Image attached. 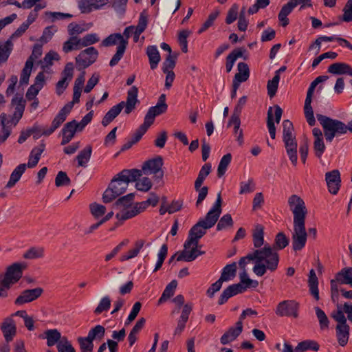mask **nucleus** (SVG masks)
Returning a JSON list of instances; mask_svg holds the SVG:
<instances>
[{"label":"nucleus","instance_id":"obj_20","mask_svg":"<svg viewBox=\"0 0 352 352\" xmlns=\"http://www.w3.org/2000/svg\"><path fill=\"white\" fill-rule=\"evenodd\" d=\"M204 225L199 220V221L193 226L189 231L188 239L186 240V245L190 244L196 245L199 240L206 233Z\"/></svg>","mask_w":352,"mask_h":352},{"label":"nucleus","instance_id":"obj_52","mask_svg":"<svg viewBox=\"0 0 352 352\" xmlns=\"http://www.w3.org/2000/svg\"><path fill=\"white\" fill-rule=\"evenodd\" d=\"M59 59L60 56L57 52L54 51H50L47 54H45L43 59L41 61L42 67H49L53 65L54 60H58Z\"/></svg>","mask_w":352,"mask_h":352},{"label":"nucleus","instance_id":"obj_34","mask_svg":"<svg viewBox=\"0 0 352 352\" xmlns=\"http://www.w3.org/2000/svg\"><path fill=\"white\" fill-rule=\"evenodd\" d=\"M144 245L145 241L144 239L136 241L134 243V248L129 250L126 254L122 255L120 260L121 261H125L136 257Z\"/></svg>","mask_w":352,"mask_h":352},{"label":"nucleus","instance_id":"obj_45","mask_svg":"<svg viewBox=\"0 0 352 352\" xmlns=\"http://www.w3.org/2000/svg\"><path fill=\"white\" fill-rule=\"evenodd\" d=\"M45 16L46 19L52 23L55 22L58 20H65V19H69L73 16L71 14L69 13H63L60 12H51L47 11L45 12Z\"/></svg>","mask_w":352,"mask_h":352},{"label":"nucleus","instance_id":"obj_30","mask_svg":"<svg viewBox=\"0 0 352 352\" xmlns=\"http://www.w3.org/2000/svg\"><path fill=\"white\" fill-rule=\"evenodd\" d=\"M350 327L349 324L336 325V337L340 346H344L349 338Z\"/></svg>","mask_w":352,"mask_h":352},{"label":"nucleus","instance_id":"obj_39","mask_svg":"<svg viewBox=\"0 0 352 352\" xmlns=\"http://www.w3.org/2000/svg\"><path fill=\"white\" fill-rule=\"evenodd\" d=\"M14 44L9 39L4 43H0V63L7 61L12 50Z\"/></svg>","mask_w":352,"mask_h":352},{"label":"nucleus","instance_id":"obj_2","mask_svg":"<svg viewBox=\"0 0 352 352\" xmlns=\"http://www.w3.org/2000/svg\"><path fill=\"white\" fill-rule=\"evenodd\" d=\"M248 261H254V273L258 276H263L267 271L275 272L279 263V255L269 244L248 254Z\"/></svg>","mask_w":352,"mask_h":352},{"label":"nucleus","instance_id":"obj_19","mask_svg":"<svg viewBox=\"0 0 352 352\" xmlns=\"http://www.w3.org/2000/svg\"><path fill=\"white\" fill-rule=\"evenodd\" d=\"M325 180L330 193L336 195L340 189L341 179L338 170L335 169L325 174Z\"/></svg>","mask_w":352,"mask_h":352},{"label":"nucleus","instance_id":"obj_33","mask_svg":"<svg viewBox=\"0 0 352 352\" xmlns=\"http://www.w3.org/2000/svg\"><path fill=\"white\" fill-rule=\"evenodd\" d=\"M308 284L309 287L310 294L314 297L316 300H318L319 291H318V280L316 276L314 270L311 269L309 272Z\"/></svg>","mask_w":352,"mask_h":352},{"label":"nucleus","instance_id":"obj_16","mask_svg":"<svg viewBox=\"0 0 352 352\" xmlns=\"http://www.w3.org/2000/svg\"><path fill=\"white\" fill-rule=\"evenodd\" d=\"M184 247V250L177 257V261H185L186 262H190L195 260L198 256L205 254V252L200 250L201 246L199 245L198 242L196 245L190 244L189 245H186V241Z\"/></svg>","mask_w":352,"mask_h":352},{"label":"nucleus","instance_id":"obj_22","mask_svg":"<svg viewBox=\"0 0 352 352\" xmlns=\"http://www.w3.org/2000/svg\"><path fill=\"white\" fill-rule=\"evenodd\" d=\"M243 284H232L230 286H228L226 289H225L222 294H221L220 297H219V305H223L226 302H227V300L238 294H241L244 292L246 291V289H245V287H243Z\"/></svg>","mask_w":352,"mask_h":352},{"label":"nucleus","instance_id":"obj_9","mask_svg":"<svg viewBox=\"0 0 352 352\" xmlns=\"http://www.w3.org/2000/svg\"><path fill=\"white\" fill-rule=\"evenodd\" d=\"M100 45L103 47H110L118 45L116 52L109 62V65L111 67H114L123 57L128 45V41L126 39H124L121 34L115 33L110 34L109 36L102 40Z\"/></svg>","mask_w":352,"mask_h":352},{"label":"nucleus","instance_id":"obj_49","mask_svg":"<svg viewBox=\"0 0 352 352\" xmlns=\"http://www.w3.org/2000/svg\"><path fill=\"white\" fill-rule=\"evenodd\" d=\"M231 160L232 155L230 153H227L222 157L217 168V175L219 177H221L223 175H224L228 166L231 162Z\"/></svg>","mask_w":352,"mask_h":352},{"label":"nucleus","instance_id":"obj_17","mask_svg":"<svg viewBox=\"0 0 352 352\" xmlns=\"http://www.w3.org/2000/svg\"><path fill=\"white\" fill-rule=\"evenodd\" d=\"M74 75V65L68 63L65 66L61 73V79L56 85V92L60 96L67 87L69 82L72 80Z\"/></svg>","mask_w":352,"mask_h":352},{"label":"nucleus","instance_id":"obj_57","mask_svg":"<svg viewBox=\"0 0 352 352\" xmlns=\"http://www.w3.org/2000/svg\"><path fill=\"white\" fill-rule=\"evenodd\" d=\"M311 103V101H305L304 111L307 122L310 126H314L316 123V120Z\"/></svg>","mask_w":352,"mask_h":352},{"label":"nucleus","instance_id":"obj_51","mask_svg":"<svg viewBox=\"0 0 352 352\" xmlns=\"http://www.w3.org/2000/svg\"><path fill=\"white\" fill-rule=\"evenodd\" d=\"M58 28L56 25H50L46 27L43 31L42 36L40 37L39 41L42 43H48L53 37L54 34L57 32Z\"/></svg>","mask_w":352,"mask_h":352},{"label":"nucleus","instance_id":"obj_25","mask_svg":"<svg viewBox=\"0 0 352 352\" xmlns=\"http://www.w3.org/2000/svg\"><path fill=\"white\" fill-rule=\"evenodd\" d=\"M148 15L145 12H142L140 13L138 23L136 26H135V30L133 32V41L135 43H138L140 39V34L144 32L148 25Z\"/></svg>","mask_w":352,"mask_h":352},{"label":"nucleus","instance_id":"obj_1","mask_svg":"<svg viewBox=\"0 0 352 352\" xmlns=\"http://www.w3.org/2000/svg\"><path fill=\"white\" fill-rule=\"evenodd\" d=\"M287 202L289 210L293 214L292 248L294 251H300L305 247L307 241L305 228L307 208L303 199L297 195H291Z\"/></svg>","mask_w":352,"mask_h":352},{"label":"nucleus","instance_id":"obj_55","mask_svg":"<svg viewBox=\"0 0 352 352\" xmlns=\"http://www.w3.org/2000/svg\"><path fill=\"white\" fill-rule=\"evenodd\" d=\"M289 244V239L283 232H279L276 234L273 249L283 250Z\"/></svg>","mask_w":352,"mask_h":352},{"label":"nucleus","instance_id":"obj_61","mask_svg":"<svg viewBox=\"0 0 352 352\" xmlns=\"http://www.w3.org/2000/svg\"><path fill=\"white\" fill-rule=\"evenodd\" d=\"M71 180L64 171H59L55 178V184L57 187L69 186Z\"/></svg>","mask_w":352,"mask_h":352},{"label":"nucleus","instance_id":"obj_59","mask_svg":"<svg viewBox=\"0 0 352 352\" xmlns=\"http://www.w3.org/2000/svg\"><path fill=\"white\" fill-rule=\"evenodd\" d=\"M78 342L79 343L81 352H93V341L89 340L87 337H79L78 338Z\"/></svg>","mask_w":352,"mask_h":352},{"label":"nucleus","instance_id":"obj_31","mask_svg":"<svg viewBox=\"0 0 352 352\" xmlns=\"http://www.w3.org/2000/svg\"><path fill=\"white\" fill-rule=\"evenodd\" d=\"M295 7H296V3H294L293 1L291 0L282 7L278 16L282 26L285 27L289 24L287 16L292 12Z\"/></svg>","mask_w":352,"mask_h":352},{"label":"nucleus","instance_id":"obj_46","mask_svg":"<svg viewBox=\"0 0 352 352\" xmlns=\"http://www.w3.org/2000/svg\"><path fill=\"white\" fill-rule=\"evenodd\" d=\"M237 68L239 72L235 74L234 78L239 79V81H246L250 76V71L248 65L241 62L238 63Z\"/></svg>","mask_w":352,"mask_h":352},{"label":"nucleus","instance_id":"obj_56","mask_svg":"<svg viewBox=\"0 0 352 352\" xmlns=\"http://www.w3.org/2000/svg\"><path fill=\"white\" fill-rule=\"evenodd\" d=\"M280 80V76L278 74H275L273 78L267 82V93L270 98L274 96L276 93L278 82Z\"/></svg>","mask_w":352,"mask_h":352},{"label":"nucleus","instance_id":"obj_6","mask_svg":"<svg viewBox=\"0 0 352 352\" xmlns=\"http://www.w3.org/2000/svg\"><path fill=\"white\" fill-rule=\"evenodd\" d=\"M26 267L25 263H14L6 268L3 276L0 274V298L8 296V290L21 279Z\"/></svg>","mask_w":352,"mask_h":352},{"label":"nucleus","instance_id":"obj_15","mask_svg":"<svg viewBox=\"0 0 352 352\" xmlns=\"http://www.w3.org/2000/svg\"><path fill=\"white\" fill-rule=\"evenodd\" d=\"M167 109L168 106L166 103V95L161 94L156 105L149 108L144 117V121L146 122V124L151 125L155 120V118L165 113Z\"/></svg>","mask_w":352,"mask_h":352},{"label":"nucleus","instance_id":"obj_8","mask_svg":"<svg viewBox=\"0 0 352 352\" xmlns=\"http://www.w3.org/2000/svg\"><path fill=\"white\" fill-rule=\"evenodd\" d=\"M135 195L129 193L118 199L113 206V208L119 212L116 217L119 221H125L143 212L138 203L133 204Z\"/></svg>","mask_w":352,"mask_h":352},{"label":"nucleus","instance_id":"obj_14","mask_svg":"<svg viewBox=\"0 0 352 352\" xmlns=\"http://www.w3.org/2000/svg\"><path fill=\"white\" fill-rule=\"evenodd\" d=\"M298 308L299 305L295 300H283L278 304L275 313L277 316L280 317L292 316L297 318L298 316Z\"/></svg>","mask_w":352,"mask_h":352},{"label":"nucleus","instance_id":"obj_26","mask_svg":"<svg viewBox=\"0 0 352 352\" xmlns=\"http://www.w3.org/2000/svg\"><path fill=\"white\" fill-rule=\"evenodd\" d=\"M328 72L332 74H348L352 76L351 67L345 63H335L328 67Z\"/></svg>","mask_w":352,"mask_h":352},{"label":"nucleus","instance_id":"obj_10","mask_svg":"<svg viewBox=\"0 0 352 352\" xmlns=\"http://www.w3.org/2000/svg\"><path fill=\"white\" fill-rule=\"evenodd\" d=\"M42 53V46L38 44L34 45L32 54L26 60L25 66L21 74L19 82L21 85H26L28 84L34 62L41 56Z\"/></svg>","mask_w":352,"mask_h":352},{"label":"nucleus","instance_id":"obj_28","mask_svg":"<svg viewBox=\"0 0 352 352\" xmlns=\"http://www.w3.org/2000/svg\"><path fill=\"white\" fill-rule=\"evenodd\" d=\"M146 53L148 58L151 69H156L161 60L160 54L157 47L155 45L148 46L146 50Z\"/></svg>","mask_w":352,"mask_h":352},{"label":"nucleus","instance_id":"obj_37","mask_svg":"<svg viewBox=\"0 0 352 352\" xmlns=\"http://www.w3.org/2000/svg\"><path fill=\"white\" fill-rule=\"evenodd\" d=\"M236 272V263H232L231 264L226 265L223 267L219 278L223 282L230 281L235 277Z\"/></svg>","mask_w":352,"mask_h":352},{"label":"nucleus","instance_id":"obj_4","mask_svg":"<svg viewBox=\"0 0 352 352\" xmlns=\"http://www.w3.org/2000/svg\"><path fill=\"white\" fill-rule=\"evenodd\" d=\"M138 89L135 86L131 87L127 91L126 101H122L118 104L113 106L104 115L102 120V124L107 126L109 124L125 107L124 113L129 114L135 108L138 100Z\"/></svg>","mask_w":352,"mask_h":352},{"label":"nucleus","instance_id":"obj_36","mask_svg":"<svg viewBox=\"0 0 352 352\" xmlns=\"http://www.w3.org/2000/svg\"><path fill=\"white\" fill-rule=\"evenodd\" d=\"M340 284L350 285L352 287V267H344L336 275Z\"/></svg>","mask_w":352,"mask_h":352},{"label":"nucleus","instance_id":"obj_21","mask_svg":"<svg viewBox=\"0 0 352 352\" xmlns=\"http://www.w3.org/2000/svg\"><path fill=\"white\" fill-rule=\"evenodd\" d=\"M1 330L6 342H11L16 333V327L11 317H7L1 324Z\"/></svg>","mask_w":352,"mask_h":352},{"label":"nucleus","instance_id":"obj_24","mask_svg":"<svg viewBox=\"0 0 352 352\" xmlns=\"http://www.w3.org/2000/svg\"><path fill=\"white\" fill-rule=\"evenodd\" d=\"M243 323L238 321L236 323V327H231L221 337V343L222 344H227L234 341L242 332Z\"/></svg>","mask_w":352,"mask_h":352},{"label":"nucleus","instance_id":"obj_38","mask_svg":"<svg viewBox=\"0 0 352 352\" xmlns=\"http://www.w3.org/2000/svg\"><path fill=\"white\" fill-rule=\"evenodd\" d=\"M320 346L317 342L311 340H306L300 342L295 348V352H305L307 350L318 351Z\"/></svg>","mask_w":352,"mask_h":352},{"label":"nucleus","instance_id":"obj_64","mask_svg":"<svg viewBox=\"0 0 352 352\" xmlns=\"http://www.w3.org/2000/svg\"><path fill=\"white\" fill-rule=\"evenodd\" d=\"M239 14V6L236 3L233 4L228 10L226 18V23L231 24L236 21Z\"/></svg>","mask_w":352,"mask_h":352},{"label":"nucleus","instance_id":"obj_11","mask_svg":"<svg viewBox=\"0 0 352 352\" xmlns=\"http://www.w3.org/2000/svg\"><path fill=\"white\" fill-rule=\"evenodd\" d=\"M221 204V195L219 192L217 195L214 204L207 212L205 218L199 219V221L204 225L205 228H211L215 225L222 212Z\"/></svg>","mask_w":352,"mask_h":352},{"label":"nucleus","instance_id":"obj_47","mask_svg":"<svg viewBox=\"0 0 352 352\" xmlns=\"http://www.w3.org/2000/svg\"><path fill=\"white\" fill-rule=\"evenodd\" d=\"M314 310L319 322L320 328L322 330L328 329L329 325V320L328 319V317L327 316L324 311L318 307H314Z\"/></svg>","mask_w":352,"mask_h":352},{"label":"nucleus","instance_id":"obj_29","mask_svg":"<svg viewBox=\"0 0 352 352\" xmlns=\"http://www.w3.org/2000/svg\"><path fill=\"white\" fill-rule=\"evenodd\" d=\"M26 169L25 164H21L17 166L14 170L12 172L10 179L6 185V188H12L15 184L19 181L22 175L24 173Z\"/></svg>","mask_w":352,"mask_h":352},{"label":"nucleus","instance_id":"obj_43","mask_svg":"<svg viewBox=\"0 0 352 352\" xmlns=\"http://www.w3.org/2000/svg\"><path fill=\"white\" fill-rule=\"evenodd\" d=\"M47 344L48 346H52L61 340L60 333L57 329H50L45 332Z\"/></svg>","mask_w":352,"mask_h":352},{"label":"nucleus","instance_id":"obj_7","mask_svg":"<svg viewBox=\"0 0 352 352\" xmlns=\"http://www.w3.org/2000/svg\"><path fill=\"white\" fill-rule=\"evenodd\" d=\"M26 267L25 263H14L6 268L3 276L0 274V298L8 296V290L21 279Z\"/></svg>","mask_w":352,"mask_h":352},{"label":"nucleus","instance_id":"obj_12","mask_svg":"<svg viewBox=\"0 0 352 352\" xmlns=\"http://www.w3.org/2000/svg\"><path fill=\"white\" fill-rule=\"evenodd\" d=\"M98 54V51L94 47H89L81 51L76 57V63L78 69H85L94 63Z\"/></svg>","mask_w":352,"mask_h":352},{"label":"nucleus","instance_id":"obj_60","mask_svg":"<svg viewBox=\"0 0 352 352\" xmlns=\"http://www.w3.org/2000/svg\"><path fill=\"white\" fill-rule=\"evenodd\" d=\"M344 309L337 305V310L331 314V317L338 322L337 325L347 324L346 318L344 314Z\"/></svg>","mask_w":352,"mask_h":352},{"label":"nucleus","instance_id":"obj_32","mask_svg":"<svg viewBox=\"0 0 352 352\" xmlns=\"http://www.w3.org/2000/svg\"><path fill=\"white\" fill-rule=\"evenodd\" d=\"M84 47L81 38L78 36H70L69 38L63 43V51L68 53L74 50H78Z\"/></svg>","mask_w":352,"mask_h":352},{"label":"nucleus","instance_id":"obj_62","mask_svg":"<svg viewBox=\"0 0 352 352\" xmlns=\"http://www.w3.org/2000/svg\"><path fill=\"white\" fill-rule=\"evenodd\" d=\"M283 139L295 137L294 134V126L292 122L285 120L283 123Z\"/></svg>","mask_w":352,"mask_h":352},{"label":"nucleus","instance_id":"obj_54","mask_svg":"<svg viewBox=\"0 0 352 352\" xmlns=\"http://www.w3.org/2000/svg\"><path fill=\"white\" fill-rule=\"evenodd\" d=\"M111 307V299L108 296L102 297L94 310V314L99 315L103 311H107Z\"/></svg>","mask_w":352,"mask_h":352},{"label":"nucleus","instance_id":"obj_27","mask_svg":"<svg viewBox=\"0 0 352 352\" xmlns=\"http://www.w3.org/2000/svg\"><path fill=\"white\" fill-rule=\"evenodd\" d=\"M13 128L6 120V114L0 115V145L8 139Z\"/></svg>","mask_w":352,"mask_h":352},{"label":"nucleus","instance_id":"obj_63","mask_svg":"<svg viewBox=\"0 0 352 352\" xmlns=\"http://www.w3.org/2000/svg\"><path fill=\"white\" fill-rule=\"evenodd\" d=\"M219 14V12L218 10L214 11L212 13H210L208 17V19L204 22L201 28L199 30L198 34L203 33L210 27H211L213 25L214 21L218 17Z\"/></svg>","mask_w":352,"mask_h":352},{"label":"nucleus","instance_id":"obj_23","mask_svg":"<svg viewBox=\"0 0 352 352\" xmlns=\"http://www.w3.org/2000/svg\"><path fill=\"white\" fill-rule=\"evenodd\" d=\"M111 0H85L80 3L79 8L82 12L89 13L92 10L102 9L110 3Z\"/></svg>","mask_w":352,"mask_h":352},{"label":"nucleus","instance_id":"obj_41","mask_svg":"<svg viewBox=\"0 0 352 352\" xmlns=\"http://www.w3.org/2000/svg\"><path fill=\"white\" fill-rule=\"evenodd\" d=\"M177 286V282L175 280H173L169 284H168L160 298L158 303H163L172 297L175 294Z\"/></svg>","mask_w":352,"mask_h":352},{"label":"nucleus","instance_id":"obj_50","mask_svg":"<svg viewBox=\"0 0 352 352\" xmlns=\"http://www.w3.org/2000/svg\"><path fill=\"white\" fill-rule=\"evenodd\" d=\"M44 255V249L41 247H32L23 254L25 259H36L42 258Z\"/></svg>","mask_w":352,"mask_h":352},{"label":"nucleus","instance_id":"obj_18","mask_svg":"<svg viewBox=\"0 0 352 352\" xmlns=\"http://www.w3.org/2000/svg\"><path fill=\"white\" fill-rule=\"evenodd\" d=\"M43 292V289L41 287L25 289L15 299L14 303L16 305H23L31 302L38 298L42 295Z\"/></svg>","mask_w":352,"mask_h":352},{"label":"nucleus","instance_id":"obj_40","mask_svg":"<svg viewBox=\"0 0 352 352\" xmlns=\"http://www.w3.org/2000/svg\"><path fill=\"white\" fill-rule=\"evenodd\" d=\"M91 153L92 147L90 145H87L76 156L78 165L79 166L86 167L91 158Z\"/></svg>","mask_w":352,"mask_h":352},{"label":"nucleus","instance_id":"obj_44","mask_svg":"<svg viewBox=\"0 0 352 352\" xmlns=\"http://www.w3.org/2000/svg\"><path fill=\"white\" fill-rule=\"evenodd\" d=\"M88 29L87 25L84 23H71L67 26V32L70 36H78V35L88 30Z\"/></svg>","mask_w":352,"mask_h":352},{"label":"nucleus","instance_id":"obj_3","mask_svg":"<svg viewBox=\"0 0 352 352\" xmlns=\"http://www.w3.org/2000/svg\"><path fill=\"white\" fill-rule=\"evenodd\" d=\"M142 176V171L138 169L123 170L111 181L102 195V201L110 203L124 193L130 182L137 181Z\"/></svg>","mask_w":352,"mask_h":352},{"label":"nucleus","instance_id":"obj_42","mask_svg":"<svg viewBox=\"0 0 352 352\" xmlns=\"http://www.w3.org/2000/svg\"><path fill=\"white\" fill-rule=\"evenodd\" d=\"M243 50L242 49L234 50L226 58V72H230L238 58L243 56Z\"/></svg>","mask_w":352,"mask_h":352},{"label":"nucleus","instance_id":"obj_35","mask_svg":"<svg viewBox=\"0 0 352 352\" xmlns=\"http://www.w3.org/2000/svg\"><path fill=\"white\" fill-rule=\"evenodd\" d=\"M253 244L254 248L260 249L264 244V228L261 224H257L253 230Z\"/></svg>","mask_w":352,"mask_h":352},{"label":"nucleus","instance_id":"obj_5","mask_svg":"<svg viewBox=\"0 0 352 352\" xmlns=\"http://www.w3.org/2000/svg\"><path fill=\"white\" fill-rule=\"evenodd\" d=\"M316 117L322 126L325 139L329 142H331L336 135L345 134L348 131L352 132V120L348 123V125H346L338 120L332 119L321 114H317Z\"/></svg>","mask_w":352,"mask_h":352},{"label":"nucleus","instance_id":"obj_48","mask_svg":"<svg viewBox=\"0 0 352 352\" xmlns=\"http://www.w3.org/2000/svg\"><path fill=\"white\" fill-rule=\"evenodd\" d=\"M104 333L105 328L98 324L89 330L87 337L92 341L94 340H101L104 337Z\"/></svg>","mask_w":352,"mask_h":352},{"label":"nucleus","instance_id":"obj_13","mask_svg":"<svg viewBox=\"0 0 352 352\" xmlns=\"http://www.w3.org/2000/svg\"><path fill=\"white\" fill-rule=\"evenodd\" d=\"M163 166V159L161 156H157L153 159L146 161L142 166V174L154 175L155 177L162 179L164 173L162 170Z\"/></svg>","mask_w":352,"mask_h":352},{"label":"nucleus","instance_id":"obj_53","mask_svg":"<svg viewBox=\"0 0 352 352\" xmlns=\"http://www.w3.org/2000/svg\"><path fill=\"white\" fill-rule=\"evenodd\" d=\"M238 284H243L242 286L247 290L249 287H256L258 283L257 280L250 279L245 270H243V272L240 274V282Z\"/></svg>","mask_w":352,"mask_h":352},{"label":"nucleus","instance_id":"obj_58","mask_svg":"<svg viewBox=\"0 0 352 352\" xmlns=\"http://www.w3.org/2000/svg\"><path fill=\"white\" fill-rule=\"evenodd\" d=\"M167 254H168V246L166 244H164L162 245V247L157 254V261L155 264V269L153 270L154 272H157V270H159L161 268V267L167 256Z\"/></svg>","mask_w":352,"mask_h":352}]
</instances>
